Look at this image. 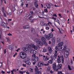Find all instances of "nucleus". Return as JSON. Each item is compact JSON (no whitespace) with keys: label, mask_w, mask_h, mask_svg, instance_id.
Masks as SVG:
<instances>
[{"label":"nucleus","mask_w":74,"mask_h":74,"mask_svg":"<svg viewBox=\"0 0 74 74\" xmlns=\"http://www.w3.org/2000/svg\"><path fill=\"white\" fill-rule=\"evenodd\" d=\"M27 47H28L29 48V49H30L31 50L30 53H32V54L34 53V52H35V51H34L32 49V48H34L35 50H37V49L38 48L37 46H35L33 44H27L26 45Z\"/></svg>","instance_id":"nucleus-1"},{"label":"nucleus","mask_w":74,"mask_h":74,"mask_svg":"<svg viewBox=\"0 0 74 74\" xmlns=\"http://www.w3.org/2000/svg\"><path fill=\"white\" fill-rule=\"evenodd\" d=\"M66 47L67 46L65 45L64 46V48L62 47L61 48V49H63V50H65V49H66L64 53L65 58H68V56H69V49H66Z\"/></svg>","instance_id":"nucleus-2"},{"label":"nucleus","mask_w":74,"mask_h":74,"mask_svg":"<svg viewBox=\"0 0 74 74\" xmlns=\"http://www.w3.org/2000/svg\"><path fill=\"white\" fill-rule=\"evenodd\" d=\"M34 41L36 42V44H38L39 45L42 46L43 45V42L40 41V40L38 38H36L34 39Z\"/></svg>","instance_id":"nucleus-3"},{"label":"nucleus","mask_w":74,"mask_h":74,"mask_svg":"<svg viewBox=\"0 0 74 74\" xmlns=\"http://www.w3.org/2000/svg\"><path fill=\"white\" fill-rule=\"evenodd\" d=\"M53 33H51L48 35H45V37L48 40H49L53 37Z\"/></svg>","instance_id":"nucleus-4"},{"label":"nucleus","mask_w":74,"mask_h":74,"mask_svg":"<svg viewBox=\"0 0 74 74\" xmlns=\"http://www.w3.org/2000/svg\"><path fill=\"white\" fill-rule=\"evenodd\" d=\"M19 55L20 57L23 59H25V58H26V56H27L26 53L23 52H21L19 54Z\"/></svg>","instance_id":"nucleus-5"},{"label":"nucleus","mask_w":74,"mask_h":74,"mask_svg":"<svg viewBox=\"0 0 74 74\" xmlns=\"http://www.w3.org/2000/svg\"><path fill=\"white\" fill-rule=\"evenodd\" d=\"M32 57H34V58L32 59V61H35V62H37L38 60V58L37 57L35 54L32 55Z\"/></svg>","instance_id":"nucleus-6"},{"label":"nucleus","mask_w":74,"mask_h":74,"mask_svg":"<svg viewBox=\"0 0 74 74\" xmlns=\"http://www.w3.org/2000/svg\"><path fill=\"white\" fill-rule=\"evenodd\" d=\"M35 67L36 68H35V70L36 73H35V74H41V72L39 71V69H38L37 66H36Z\"/></svg>","instance_id":"nucleus-7"},{"label":"nucleus","mask_w":74,"mask_h":74,"mask_svg":"<svg viewBox=\"0 0 74 74\" xmlns=\"http://www.w3.org/2000/svg\"><path fill=\"white\" fill-rule=\"evenodd\" d=\"M44 62H38L37 64V66L38 67H42L44 66Z\"/></svg>","instance_id":"nucleus-8"},{"label":"nucleus","mask_w":74,"mask_h":74,"mask_svg":"<svg viewBox=\"0 0 74 74\" xmlns=\"http://www.w3.org/2000/svg\"><path fill=\"white\" fill-rule=\"evenodd\" d=\"M62 69V64H59L57 66V69L56 70V71H58V70Z\"/></svg>","instance_id":"nucleus-9"},{"label":"nucleus","mask_w":74,"mask_h":74,"mask_svg":"<svg viewBox=\"0 0 74 74\" xmlns=\"http://www.w3.org/2000/svg\"><path fill=\"white\" fill-rule=\"evenodd\" d=\"M24 62H25L27 64H28V65H30L31 64V62L29 60H24L23 61Z\"/></svg>","instance_id":"nucleus-10"},{"label":"nucleus","mask_w":74,"mask_h":74,"mask_svg":"<svg viewBox=\"0 0 74 74\" xmlns=\"http://www.w3.org/2000/svg\"><path fill=\"white\" fill-rule=\"evenodd\" d=\"M23 51L24 52H25L27 53L29 52V50L26 47H24L23 48Z\"/></svg>","instance_id":"nucleus-11"},{"label":"nucleus","mask_w":74,"mask_h":74,"mask_svg":"<svg viewBox=\"0 0 74 74\" xmlns=\"http://www.w3.org/2000/svg\"><path fill=\"white\" fill-rule=\"evenodd\" d=\"M34 5L36 8H38V4L37 3V0H34Z\"/></svg>","instance_id":"nucleus-12"},{"label":"nucleus","mask_w":74,"mask_h":74,"mask_svg":"<svg viewBox=\"0 0 74 74\" xmlns=\"http://www.w3.org/2000/svg\"><path fill=\"white\" fill-rule=\"evenodd\" d=\"M61 58V56H58V58H57V61L58 63H60L61 62V59H60Z\"/></svg>","instance_id":"nucleus-13"},{"label":"nucleus","mask_w":74,"mask_h":74,"mask_svg":"<svg viewBox=\"0 0 74 74\" xmlns=\"http://www.w3.org/2000/svg\"><path fill=\"white\" fill-rule=\"evenodd\" d=\"M42 59L44 60L45 61H47L49 60V57L47 56H43L42 57Z\"/></svg>","instance_id":"nucleus-14"},{"label":"nucleus","mask_w":74,"mask_h":74,"mask_svg":"<svg viewBox=\"0 0 74 74\" xmlns=\"http://www.w3.org/2000/svg\"><path fill=\"white\" fill-rule=\"evenodd\" d=\"M53 68L54 71H56V69L57 68V66L56 63H54L53 64Z\"/></svg>","instance_id":"nucleus-15"},{"label":"nucleus","mask_w":74,"mask_h":74,"mask_svg":"<svg viewBox=\"0 0 74 74\" xmlns=\"http://www.w3.org/2000/svg\"><path fill=\"white\" fill-rule=\"evenodd\" d=\"M52 5V4L51 3H47L46 5V6L47 7V8H51V5Z\"/></svg>","instance_id":"nucleus-16"},{"label":"nucleus","mask_w":74,"mask_h":74,"mask_svg":"<svg viewBox=\"0 0 74 74\" xmlns=\"http://www.w3.org/2000/svg\"><path fill=\"white\" fill-rule=\"evenodd\" d=\"M1 25L4 27H7V25L4 23H2L1 24Z\"/></svg>","instance_id":"nucleus-17"},{"label":"nucleus","mask_w":74,"mask_h":74,"mask_svg":"<svg viewBox=\"0 0 74 74\" xmlns=\"http://www.w3.org/2000/svg\"><path fill=\"white\" fill-rule=\"evenodd\" d=\"M63 42H60L58 44V47H62V46L63 45Z\"/></svg>","instance_id":"nucleus-18"},{"label":"nucleus","mask_w":74,"mask_h":74,"mask_svg":"<svg viewBox=\"0 0 74 74\" xmlns=\"http://www.w3.org/2000/svg\"><path fill=\"white\" fill-rule=\"evenodd\" d=\"M31 32L32 34H34L35 32V29L34 28H31Z\"/></svg>","instance_id":"nucleus-19"},{"label":"nucleus","mask_w":74,"mask_h":74,"mask_svg":"<svg viewBox=\"0 0 74 74\" xmlns=\"http://www.w3.org/2000/svg\"><path fill=\"white\" fill-rule=\"evenodd\" d=\"M41 40L43 41V42H46V41H47L45 38L44 37H42L41 38Z\"/></svg>","instance_id":"nucleus-20"},{"label":"nucleus","mask_w":74,"mask_h":74,"mask_svg":"<svg viewBox=\"0 0 74 74\" xmlns=\"http://www.w3.org/2000/svg\"><path fill=\"white\" fill-rule=\"evenodd\" d=\"M48 51L50 53H51V52H52V48L50 47H49L48 48Z\"/></svg>","instance_id":"nucleus-21"},{"label":"nucleus","mask_w":74,"mask_h":74,"mask_svg":"<svg viewBox=\"0 0 74 74\" xmlns=\"http://www.w3.org/2000/svg\"><path fill=\"white\" fill-rule=\"evenodd\" d=\"M29 25H25L23 27V29H29Z\"/></svg>","instance_id":"nucleus-22"},{"label":"nucleus","mask_w":74,"mask_h":74,"mask_svg":"<svg viewBox=\"0 0 74 74\" xmlns=\"http://www.w3.org/2000/svg\"><path fill=\"white\" fill-rule=\"evenodd\" d=\"M8 48L9 49L12 50V49H14V47L12 45H9V46Z\"/></svg>","instance_id":"nucleus-23"},{"label":"nucleus","mask_w":74,"mask_h":74,"mask_svg":"<svg viewBox=\"0 0 74 74\" xmlns=\"http://www.w3.org/2000/svg\"><path fill=\"white\" fill-rule=\"evenodd\" d=\"M38 55L39 56V57H41H41H42H42L44 56V54L42 53H41L40 54H38Z\"/></svg>","instance_id":"nucleus-24"},{"label":"nucleus","mask_w":74,"mask_h":74,"mask_svg":"<svg viewBox=\"0 0 74 74\" xmlns=\"http://www.w3.org/2000/svg\"><path fill=\"white\" fill-rule=\"evenodd\" d=\"M48 64H52V63H53V61L50 60L48 61Z\"/></svg>","instance_id":"nucleus-25"},{"label":"nucleus","mask_w":74,"mask_h":74,"mask_svg":"<svg viewBox=\"0 0 74 74\" xmlns=\"http://www.w3.org/2000/svg\"><path fill=\"white\" fill-rule=\"evenodd\" d=\"M61 40L59 38H57L56 41L58 43V42H60Z\"/></svg>","instance_id":"nucleus-26"},{"label":"nucleus","mask_w":74,"mask_h":74,"mask_svg":"<svg viewBox=\"0 0 74 74\" xmlns=\"http://www.w3.org/2000/svg\"><path fill=\"white\" fill-rule=\"evenodd\" d=\"M62 60V63H64V58L63 57V56H61Z\"/></svg>","instance_id":"nucleus-27"},{"label":"nucleus","mask_w":74,"mask_h":74,"mask_svg":"<svg viewBox=\"0 0 74 74\" xmlns=\"http://www.w3.org/2000/svg\"><path fill=\"white\" fill-rule=\"evenodd\" d=\"M8 15H11V14H12V13H11V11H9L8 12Z\"/></svg>","instance_id":"nucleus-28"},{"label":"nucleus","mask_w":74,"mask_h":74,"mask_svg":"<svg viewBox=\"0 0 74 74\" xmlns=\"http://www.w3.org/2000/svg\"><path fill=\"white\" fill-rule=\"evenodd\" d=\"M58 54H54V57L55 59H57V57L58 56Z\"/></svg>","instance_id":"nucleus-29"},{"label":"nucleus","mask_w":74,"mask_h":74,"mask_svg":"<svg viewBox=\"0 0 74 74\" xmlns=\"http://www.w3.org/2000/svg\"><path fill=\"white\" fill-rule=\"evenodd\" d=\"M54 53V54L58 55V51L55 50Z\"/></svg>","instance_id":"nucleus-30"},{"label":"nucleus","mask_w":74,"mask_h":74,"mask_svg":"<svg viewBox=\"0 0 74 74\" xmlns=\"http://www.w3.org/2000/svg\"><path fill=\"white\" fill-rule=\"evenodd\" d=\"M47 71H51V67H48L47 68Z\"/></svg>","instance_id":"nucleus-31"},{"label":"nucleus","mask_w":74,"mask_h":74,"mask_svg":"<svg viewBox=\"0 0 74 74\" xmlns=\"http://www.w3.org/2000/svg\"><path fill=\"white\" fill-rule=\"evenodd\" d=\"M58 74H64L62 73V71H58Z\"/></svg>","instance_id":"nucleus-32"},{"label":"nucleus","mask_w":74,"mask_h":74,"mask_svg":"<svg viewBox=\"0 0 74 74\" xmlns=\"http://www.w3.org/2000/svg\"><path fill=\"white\" fill-rule=\"evenodd\" d=\"M47 49H43V52H47Z\"/></svg>","instance_id":"nucleus-33"},{"label":"nucleus","mask_w":74,"mask_h":74,"mask_svg":"<svg viewBox=\"0 0 74 74\" xmlns=\"http://www.w3.org/2000/svg\"><path fill=\"white\" fill-rule=\"evenodd\" d=\"M51 60H52L53 61V60H55V58H54V57L53 56H51Z\"/></svg>","instance_id":"nucleus-34"},{"label":"nucleus","mask_w":74,"mask_h":74,"mask_svg":"<svg viewBox=\"0 0 74 74\" xmlns=\"http://www.w3.org/2000/svg\"><path fill=\"white\" fill-rule=\"evenodd\" d=\"M32 62H33V64L34 65L36 63V61H32Z\"/></svg>","instance_id":"nucleus-35"},{"label":"nucleus","mask_w":74,"mask_h":74,"mask_svg":"<svg viewBox=\"0 0 74 74\" xmlns=\"http://www.w3.org/2000/svg\"><path fill=\"white\" fill-rule=\"evenodd\" d=\"M68 68L70 70H72V69H71V67H70L69 65H68Z\"/></svg>","instance_id":"nucleus-36"},{"label":"nucleus","mask_w":74,"mask_h":74,"mask_svg":"<svg viewBox=\"0 0 74 74\" xmlns=\"http://www.w3.org/2000/svg\"><path fill=\"white\" fill-rule=\"evenodd\" d=\"M52 42H55V38H53L52 39Z\"/></svg>","instance_id":"nucleus-37"},{"label":"nucleus","mask_w":74,"mask_h":74,"mask_svg":"<svg viewBox=\"0 0 74 74\" xmlns=\"http://www.w3.org/2000/svg\"><path fill=\"white\" fill-rule=\"evenodd\" d=\"M60 32L61 34H63V33H64V31H63V30H61V31H60Z\"/></svg>","instance_id":"nucleus-38"},{"label":"nucleus","mask_w":74,"mask_h":74,"mask_svg":"<svg viewBox=\"0 0 74 74\" xmlns=\"http://www.w3.org/2000/svg\"><path fill=\"white\" fill-rule=\"evenodd\" d=\"M32 18H33V17L32 16H30L29 18V20H32Z\"/></svg>","instance_id":"nucleus-39"},{"label":"nucleus","mask_w":74,"mask_h":74,"mask_svg":"<svg viewBox=\"0 0 74 74\" xmlns=\"http://www.w3.org/2000/svg\"><path fill=\"white\" fill-rule=\"evenodd\" d=\"M30 13L32 15H33L34 14V12H33L32 11H30Z\"/></svg>","instance_id":"nucleus-40"},{"label":"nucleus","mask_w":74,"mask_h":74,"mask_svg":"<svg viewBox=\"0 0 74 74\" xmlns=\"http://www.w3.org/2000/svg\"><path fill=\"white\" fill-rule=\"evenodd\" d=\"M1 73H2V74H5V72L3 71H1Z\"/></svg>","instance_id":"nucleus-41"},{"label":"nucleus","mask_w":74,"mask_h":74,"mask_svg":"<svg viewBox=\"0 0 74 74\" xmlns=\"http://www.w3.org/2000/svg\"><path fill=\"white\" fill-rule=\"evenodd\" d=\"M55 49L57 51H58V50H59V48H58V46H56V47Z\"/></svg>","instance_id":"nucleus-42"},{"label":"nucleus","mask_w":74,"mask_h":74,"mask_svg":"<svg viewBox=\"0 0 74 74\" xmlns=\"http://www.w3.org/2000/svg\"><path fill=\"white\" fill-rule=\"evenodd\" d=\"M45 42V45L47 46L48 44H47V43L46 42Z\"/></svg>","instance_id":"nucleus-43"},{"label":"nucleus","mask_w":74,"mask_h":74,"mask_svg":"<svg viewBox=\"0 0 74 74\" xmlns=\"http://www.w3.org/2000/svg\"><path fill=\"white\" fill-rule=\"evenodd\" d=\"M12 71L14 72H16V70L15 69H13Z\"/></svg>","instance_id":"nucleus-44"},{"label":"nucleus","mask_w":74,"mask_h":74,"mask_svg":"<svg viewBox=\"0 0 74 74\" xmlns=\"http://www.w3.org/2000/svg\"><path fill=\"white\" fill-rule=\"evenodd\" d=\"M23 66L24 67H26V64H23Z\"/></svg>","instance_id":"nucleus-45"},{"label":"nucleus","mask_w":74,"mask_h":74,"mask_svg":"<svg viewBox=\"0 0 74 74\" xmlns=\"http://www.w3.org/2000/svg\"><path fill=\"white\" fill-rule=\"evenodd\" d=\"M20 49H21L20 48H18L17 50H16V52H18L19 50H20Z\"/></svg>","instance_id":"nucleus-46"},{"label":"nucleus","mask_w":74,"mask_h":74,"mask_svg":"<svg viewBox=\"0 0 74 74\" xmlns=\"http://www.w3.org/2000/svg\"><path fill=\"white\" fill-rule=\"evenodd\" d=\"M33 22H34V21L33 19L31 20L30 21V22H31V23H33Z\"/></svg>","instance_id":"nucleus-47"},{"label":"nucleus","mask_w":74,"mask_h":74,"mask_svg":"<svg viewBox=\"0 0 74 74\" xmlns=\"http://www.w3.org/2000/svg\"><path fill=\"white\" fill-rule=\"evenodd\" d=\"M7 42H8V41H10V40L9 39V38H7Z\"/></svg>","instance_id":"nucleus-48"},{"label":"nucleus","mask_w":74,"mask_h":74,"mask_svg":"<svg viewBox=\"0 0 74 74\" xmlns=\"http://www.w3.org/2000/svg\"><path fill=\"white\" fill-rule=\"evenodd\" d=\"M53 16H56V17L57 16V15H56V14H55L53 15Z\"/></svg>","instance_id":"nucleus-49"},{"label":"nucleus","mask_w":74,"mask_h":74,"mask_svg":"<svg viewBox=\"0 0 74 74\" xmlns=\"http://www.w3.org/2000/svg\"><path fill=\"white\" fill-rule=\"evenodd\" d=\"M44 65L46 66H49V64L48 63L47 64H45Z\"/></svg>","instance_id":"nucleus-50"},{"label":"nucleus","mask_w":74,"mask_h":74,"mask_svg":"<svg viewBox=\"0 0 74 74\" xmlns=\"http://www.w3.org/2000/svg\"><path fill=\"white\" fill-rule=\"evenodd\" d=\"M2 65H3V64H2V63H0V67H2Z\"/></svg>","instance_id":"nucleus-51"},{"label":"nucleus","mask_w":74,"mask_h":74,"mask_svg":"<svg viewBox=\"0 0 74 74\" xmlns=\"http://www.w3.org/2000/svg\"><path fill=\"white\" fill-rule=\"evenodd\" d=\"M8 36H12V34H11V33H9L8 34Z\"/></svg>","instance_id":"nucleus-52"},{"label":"nucleus","mask_w":74,"mask_h":74,"mask_svg":"<svg viewBox=\"0 0 74 74\" xmlns=\"http://www.w3.org/2000/svg\"><path fill=\"white\" fill-rule=\"evenodd\" d=\"M46 30H49V27H46Z\"/></svg>","instance_id":"nucleus-53"},{"label":"nucleus","mask_w":74,"mask_h":74,"mask_svg":"<svg viewBox=\"0 0 74 74\" xmlns=\"http://www.w3.org/2000/svg\"><path fill=\"white\" fill-rule=\"evenodd\" d=\"M3 14H4V16L5 17H6V16H7V15H6V14H5V13H3Z\"/></svg>","instance_id":"nucleus-54"},{"label":"nucleus","mask_w":74,"mask_h":74,"mask_svg":"<svg viewBox=\"0 0 74 74\" xmlns=\"http://www.w3.org/2000/svg\"><path fill=\"white\" fill-rule=\"evenodd\" d=\"M6 53V49H5L4 50V53L5 54V53Z\"/></svg>","instance_id":"nucleus-55"},{"label":"nucleus","mask_w":74,"mask_h":74,"mask_svg":"<svg viewBox=\"0 0 74 74\" xmlns=\"http://www.w3.org/2000/svg\"><path fill=\"white\" fill-rule=\"evenodd\" d=\"M23 2H22L21 3V7H23Z\"/></svg>","instance_id":"nucleus-56"},{"label":"nucleus","mask_w":74,"mask_h":74,"mask_svg":"<svg viewBox=\"0 0 74 74\" xmlns=\"http://www.w3.org/2000/svg\"><path fill=\"white\" fill-rule=\"evenodd\" d=\"M53 73V71H52L51 70L50 71V73L51 74H52Z\"/></svg>","instance_id":"nucleus-57"},{"label":"nucleus","mask_w":74,"mask_h":74,"mask_svg":"<svg viewBox=\"0 0 74 74\" xmlns=\"http://www.w3.org/2000/svg\"><path fill=\"white\" fill-rule=\"evenodd\" d=\"M30 73H33V70L32 69H31V70L30 71Z\"/></svg>","instance_id":"nucleus-58"},{"label":"nucleus","mask_w":74,"mask_h":74,"mask_svg":"<svg viewBox=\"0 0 74 74\" xmlns=\"http://www.w3.org/2000/svg\"><path fill=\"white\" fill-rule=\"evenodd\" d=\"M11 72L12 73V74H14V72H13V71H12V70L11 71Z\"/></svg>","instance_id":"nucleus-59"},{"label":"nucleus","mask_w":74,"mask_h":74,"mask_svg":"<svg viewBox=\"0 0 74 74\" xmlns=\"http://www.w3.org/2000/svg\"><path fill=\"white\" fill-rule=\"evenodd\" d=\"M53 31H55V30H53V29L52 28V29H51V32H53Z\"/></svg>","instance_id":"nucleus-60"},{"label":"nucleus","mask_w":74,"mask_h":74,"mask_svg":"<svg viewBox=\"0 0 74 74\" xmlns=\"http://www.w3.org/2000/svg\"><path fill=\"white\" fill-rule=\"evenodd\" d=\"M49 23H50V24H52V23H51V22H49V23H48V25H49Z\"/></svg>","instance_id":"nucleus-61"},{"label":"nucleus","mask_w":74,"mask_h":74,"mask_svg":"<svg viewBox=\"0 0 74 74\" xmlns=\"http://www.w3.org/2000/svg\"><path fill=\"white\" fill-rule=\"evenodd\" d=\"M26 74H30V73L29 72H28V71H27L26 72Z\"/></svg>","instance_id":"nucleus-62"},{"label":"nucleus","mask_w":74,"mask_h":74,"mask_svg":"<svg viewBox=\"0 0 74 74\" xmlns=\"http://www.w3.org/2000/svg\"><path fill=\"white\" fill-rule=\"evenodd\" d=\"M44 11L45 12H48V11L47 10V9H44Z\"/></svg>","instance_id":"nucleus-63"},{"label":"nucleus","mask_w":74,"mask_h":74,"mask_svg":"<svg viewBox=\"0 0 74 74\" xmlns=\"http://www.w3.org/2000/svg\"><path fill=\"white\" fill-rule=\"evenodd\" d=\"M28 5H29V4L28 3H27V4H25V5H26V7H27V6H28Z\"/></svg>","instance_id":"nucleus-64"}]
</instances>
